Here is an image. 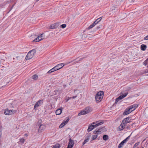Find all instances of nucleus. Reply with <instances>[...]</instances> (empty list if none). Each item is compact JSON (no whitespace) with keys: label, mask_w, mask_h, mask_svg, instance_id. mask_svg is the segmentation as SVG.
Masks as SVG:
<instances>
[{"label":"nucleus","mask_w":148,"mask_h":148,"mask_svg":"<svg viewBox=\"0 0 148 148\" xmlns=\"http://www.w3.org/2000/svg\"><path fill=\"white\" fill-rule=\"evenodd\" d=\"M37 1H38L39 0H36Z\"/></svg>","instance_id":"nucleus-40"},{"label":"nucleus","mask_w":148,"mask_h":148,"mask_svg":"<svg viewBox=\"0 0 148 148\" xmlns=\"http://www.w3.org/2000/svg\"><path fill=\"white\" fill-rule=\"evenodd\" d=\"M128 94V93H125L124 94H123L122 95H121L120 96L118 97L116 99L115 102L116 103H117L120 100H121L123 98H124Z\"/></svg>","instance_id":"nucleus-6"},{"label":"nucleus","mask_w":148,"mask_h":148,"mask_svg":"<svg viewBox=\"0 0 148 148\" xmlns=\"http://www.w3.org/2000/svg\"><path fill=\"white\" fill-rule=\"evenodd\" d=\"M69 119H68L65 121H64L60 125L59 127L61 128L63 127L65 125H66L69 121Z\"/></svg>","instance_id":"nucleus-13"},{"label":"nucleus","mask_w":148,"mask_h":148,"mask_svg":"<svg viewBox=\"0 0 148 148\" xmlns=\"http://www.w3.org/2000/svg\"><path fill=\"white\" fill-rule=\"evenodd\" d=\"M38 38L39 39H41V40L44 39V36L43 34H42L39 35L38 37Z\"/></svg>","instance_id":"nucleus-19"},{"label":"nucleus","mask_w":148,"mask_h":148,"mask_svg":"<svg viewBox=\"0 0 148 148\" xmlns=\"http://www.w3.org/2000/svg\"><path fill=\"white\" fill-rule=\"evenodd\" d=\"M142 148H144L143 147H142Z\"/></svg>","instance_id":"nucleus-42"},{"label":"nucleus","mask_w":148,"mask_h":148,"mask_svg":"<svg viewBox=\"0 0 148 148\" xmlns=\"http://www.w3.org/2000/svg\"><path fill=\"white\" fill-rule=\"evenodd\" d=\"M88 130V132H90V131H91V130Z\"/></svg>","instance_id":"nucleus-38"},{"label":"nucleus","mask_w":148,"mask_h":148,"mask_svg":"<svg viewBox=\"0 0 148 148\" xmlns=\"http://www.w3.org/2000/svg\"><path fill=\"white\" fill-rule=\"evenodd\" d=\"M131 111L129 110V108H127L123 113L124 115H126L130 114L131 112Z\"/></svg>","instance_id":"nucleus-15"},{"label":"nucleus","mask_w":148,"mask_h":148,"mask_svg":"<svg viewBox=\"0 0 148 148\" xmlns=\"http://www.w3.org/2000/svg\"><path fill=\"white\" fill-rule=\"evenodd\" d=\"M93 27H92V25H91L88 28V29H91Z\"/></svg>","instance_id":"nucleus-32"},{"label":"nucleus","mask_w":148,"mask_h":148,"mask_svg":"<svg viewBox=\"0 0 148 148\" xmlns=\"http://www.w3.org/2000/svg\"><path fill=\"white\" fill-rule=\"evenodd\" d=\"M41 40V39H39L38 38V37L34 40H33L32 41L33 42H38Z\"/></svg>","instance_id":"nucleus-24"},{"label":"nucleus","mask_w":148,"mask_h":148,"mask_svg":"<svg viewBox=\"0 0 148 148\" xmlns=\"http://www.w3.org/2000/svg\"><path fill=\"white\" fill-rule=\"evenodd\" d=\"M38 78V75L36 74L32 76V78L35 80H37Z\"/></svg>","instance_id":"nucleus-20"},{"label":"nucleus","mask_w":148,"mask_h":148,"mask_svg":"<svg viewBox=\"0 0 148 148\" xmlns=\"http://www.w3.org/2000/svg\"><path fill=\"white\" fill-rule=\"evenodd\" d=\"M56 68L54 67L53 68L51 69V70H49L48 72H47V73H50L53 72L55 71H56Z\"/></svg>","instance_id":"nucleus-18"},{"label":"nucleus","mask_w":148,"mask_h":148,"mask_svg":"<svg viewBox=\"0 0 148 148\" xmlns=\"http://www.w3.org/2000/svg\"><path fill=\"white\" fill-rule=\"evenodd\" d=\"M34 55V53L33 51L31 50L27 54L26 57L25 59L27 60H29L32 58Z\"/></svg>","instance_id":"nucleus-4"},{"label":"nucleus","mask_w":148,"mask_h":148,"mask_svg":"<svg viewBox=\"0 0 148 148\" xmlns=\"http://www.w3.org/2000/svg\"><path fill=\"white\" fill-rule=\"evenodd\" d=\"M61 147V145L59 144H56V145L53 146L52 148H60Z\"/></svg>","instance_id":"nucleus-22"},{"label":"nucleus","mask_w":148,"mask_h":148,"mask_svg":"<svg viewBox=\"0 0 148 148\" xmlns=\"http://www.w3.org/2000/svg\"><path fill=\"white\" fill-rule=\"evenodd\" d=\"M24 136H25L27 137L28 136V135L27 134H25Z\"/></svg>","instance_id":"nucleus-34"},{"label":"nucleus","mask_w":148,"mask_h":148,"mask_svg":"<svg viewBox=\"0 0 148 148\" xmlns=\"http://www.w3.org/2000/svg\"><path fill=\"white\" fill-rule=\"evenodd\" d=\"M89 140V138H86L85 139V140H84V141L83 143V145H84Z\"/></svg>","instance_id":"nucleus-26"},{"label":"nucleus","mask_w":148,"mask_h":148,"mask_svg":"<svg viewBox=\"0 0 148 148\" xmlns=\"http://www.w3.org/2000/svg\"><path fill=\"white\" fill-rule=\"evenodd\" d=\"M104 95L103 91H100L98 92L95 96V100L97 102L99 103L102 100Z\"/></svg>","instance_id":"nucleus-2"},{"label":"nucleus","mask_w":148,"mask_h":148,"mask_svg":"<svg viewBox=\"0 0 148 148\" xmlns=\"http://www.w3.org/2000/svg\"><path fill=\"white\" fill-rule=\"evenodd\" d=\"M143 64L147 66H148V59H147L144 61Z\"/></svg>","instance_id":"nucleus-23"},{"label":"nucleus","mask_w":148,"mask_h":148,"mask_svg":"<svg viewBox=\"0 0 148 148\" xmlns=\"http://www.w3.org/2000/svg\"><path fill=\"white\" fill-rule=\"evenodd\" d=\"M131 120V117H128L123 119L122 121L123 122H124L126 124L127 123L130 122Z\"/></svg>","instance_id":"nucleus-12"},{"label":"nucleus","mask_w":148,"mask_h":148,"mask_svg":"<svg viewBox=\"0 0 148 148\" xmlns=\"http://www.w3.org/2000/svg\"><path fill=\"white\" fill-rule=\"evenodd\" d=\"M0 133L1 134V131H0Z\"/></svg>","instance_id":"nucleus-41"},{"label":"nucleus","mask_w":148,"mask_h":148,"mask_svg":"<svg viewBox=\"0 0 148 148\" xmlns=\"http://www.w3.org/2000/svg\"><path fill=\"white\" fill-rule=\"evenodd\" d=\"M62 112V110L60 109H59L57 110L56 111V115H60Z\"/></svg>","instance_id":"nucleus-16"},{"label":"nucleus","mask_w":148,"mask_h":148,"mask_svg":"<svg viewBox=\"0 0 148 148\" xmlns=\"http://www.w3.org/2000/svg\"><path fill=\"white\" fill-rule=\"evenodd\" d=\"M139 145V143H135L134 146V147H136Z\"/></svg>","instance_id":"nucleus-30"},{"label":"nucleus","mask_w":148,"mask_h":148,"mask_svg":"<svg viewBox=\"0 0 148 148\" xmlns=\"http://www.w3.org/2000/svg\"><path fill=\"white\" fill-rule=\"evenodd\" d=\"M92 27H93L95 26V25H93V24H92Z\"/></svg>","instance_id":"nucleus-37"},{"label":"nucleus","mask_w":148,"mask_h":148,"mask_svg":"<svg viewBox=\"0 0 148 148\" xmlns=\"http://www.w3.org/2000/svg\"><path fill=\"white\" fill-rule=\"evenodd\" d=\"M64 66V64L63 63H61L58 64L54 67L55 68H56V70H57L62 68Z\"/></svg>","instance_id":"nucleus-11"},{"label":"nucleus","mask_w":148,"mask_h":148,"mask_svg":"<svg viewBox=\"0 0 148 148\" xmlns=\"http://www.w3.org/2000/svg\"><path fill=\"white\" fill-rule=\"evenodd\" d=\"M97 137V135H93L92 137V140H94L96 139Z\"/></svg>","instance_id":"nucleus-27"},{"label":"nucleus","mask_w":148,"mask_h":148,"mask_svg":"<svg viewBox=\"0 0 148 148\" xmlns=\"http://www.w3.org/2000/svg\"><path fill=\"white\" fill-rule=\"evenodd\" d=\"M16 112V110H12L7 109L5 110L4 113L6 115H10L14 114Z\"/></svg>","instance_id":"nucleus-5"},{"label":"nucleus","mask_w":148,"mask_h":148,"mask_svg":"<svg viewBox=\"0 0 148 148\" xmlns=\"http://www.w3.org/2000/svg\"><path fill=\"white\" fill-rule=\"evenodd\" d=\"M103 122L102 121H97L92 123L90 124L87 130H93L98 126L102 124Z\"/></svg>","instance_id":"nucleus-1"},{"label":"nucleus","mask_w":148,"mask_h":148,"mask_svg":"<svg viewBox=\"0 0 148 148\" xmlns=\"http://www.w3.org/2000/svg\"><path fill=\"white\" fill-rule=\"evenodd\" d=\"M25 140V139L24 138H21L20 139V141L22 143H24V142Z\"/></svg>","instance_id":"nucleus-28"},{"label":"nucleus","mask_w":148,"mask_h":148,"mask_svg":"<svg viewBox=\"0 0 148 148\" xmlns=\"http://www.w3.org/2000/svg\"><path fill=\"white\" fill-rule=\"evenodd\" d=\"M147 46L144 44H142L141 45V49L143 51H145L146 49Z\"/></svg>","instance_id":"nucleus-17"},{"label":"nucleus","mask_w":148,"mask_h":148,"mask_svg":"<svg viewBox=\"0 0 148 148\" xmlns=\"http://www.w3.org/2000/svg\"><path fill=\"white\" fill-rule=\"evenodd\" d=\"M130 136H129L127 137L125 140L122 141L119 145L118 146L119 148L122 147L124 145V143L126 142V141L129 139Z\"/></svg>","instance_id":"nucleus-7"},{"label":"nucleus","mask_w":148,"mask_h":148,"mask_svg":"<svg viewBox=\"0 0 148 148\" xmlns=\"http://www.w3.org/2000/svg\"><path fill=\"white\" fill-rule=\"evenodd\" d=\"M138 106V104H134L130 106L129 108L132 112Z\"/></svg>","instance_id":"nucleus-8"},{"label":"nucleus","mask_w":148,"mask_h":148,"mask_svg":"<svg viewBox=\"0 0 148 148\" xmlns=\"http://www.w3.org/2000/svg\"><path fill=\"white\" fill-rule=\"evenodd\" d=\"M144 39L145 40H148V35L144 37Z\"/></svg>","instance_id":"nucleus-31"},{"label":"nucleus","mask_w":148,"mask_h":148,"mask_svg":"<svg viewBox=\"0 0 148 148\" xmlns=\"http://www.w3.org/2000/svg\"><path fill=\"white\" fill-rule=\"evenodd\" d=\"M103 138L104 140H107L108 139V136L107 135H105L103 136Z\"/></svg>","instance_id":"nucleus-21"},{"label":"nucleus","mask_w":148,"mask_h":148,"mask_svg":"<svg viewBox=\"0 0 148 148\" xmlns=\"http://www.w3.org/2000/svg\"><path fill=\"white\" fill-rule=\"evenodd\" d=\"M18 57H18V56H16V58H18Z\"/></svg>","instance_id":"nucleus-39"},{"label":"nucleus","mask_w":148,"mask_h":148,"mask_svg":"<svg viewBox=\"0 0 148 148\" xmlns=\"http://www.w3.org/2000/svg\"><path fill=\"white\" fill-rule=\"evenodd\" d=\"M126 125V124L124 122H123V121H122L119 127L120 130H123L125 127Z\"/></svg>","instance_id":"nucleus-14"},{"label":"nucleus","mask_w":148,"mask_h":148,"mask_svg":"<svg viewBox=\"0 0 148 148\" xmlns=\"http://www.w3.org/2000/svg\"><path fill=\"white\" fill-rule=\"evenodd\" d=\"M97 132L96 131H94V133L95 134Z\"/></svg>","instance_id":"nucleus-36"},{"label":"nucleus","mask_w":148,"mask_h":148,"mask_svg":"<svg viewBox=\"0 0 148 148\" xmlns=\"http://www.w3.org/2000/svg\"><path fill=\"white\" fill-rule=\"evenodd\" d=\"M92 110H93L91 108L89 107H87L84 110H82L78 114V116H80L84 115L91 112Z\"/></svg>","instance_id":"nucleus-3"},{"label":"nucleus","mask_w":148,"mask_h":148,"mask_svg":"<svg viewBox=\"0 0 148 148\" xmlns=\"http://www.w3.org/2000/svg\"><path fill=\"white\" fill-rule=\"evenodd\" d=\"M43 103V102L42 100H40L38 101L35 104L34 107V109L35 110H36L37 109H36V108L40 106V104L41 103Z\"/></svg>","instance_id":"nucleus-9"},{"label":"nucleus","mask_w":148,"mask_h":148,"mask_svg":"<svg viewBox=\"0 0 148 148\" xmlns=\"http://www.w3.org/2000/svg\"><path fill=\"white\" fill-rule=\"evenodd\" d=\"M76 96H73L72 97V98L73 99H74V98H75V97H76Z\"/></svg>","instance_id":"nucleus-35"},{"label":"nucleus","mask_w":148,"mask_h":148,"mask_svg":"<svg viewBox=\"0 0 148 148\" xmlns=\"http://www.w3.org/2000/svg\"><path fill=\"white\" fill-rule=\"evenodd\" d=\"M61 26L62 28H64L66 27V25L65 24H63Z\"/></svg>","instance_id":"nucleus-29"},{"label":"nucleus","mask_w":148,"mask_h":148,"mask_svg":"<svg viewBox=\"0 0 148 148\" xmlns=\"http://www.w3.org/2000/svg\"><path fill=\"white\" fill-rule=\"evenodd\" d=\"M74 144V141L71 138L69 139V142L67 148H72Z\"/></svg>","instance_id":"nucleus-10"},{"label":"nucleus","mask_w":148,"mask_h":148,"mask_svg":"<svg viewBox=\"0 0 148 148\" xmlns=\"http://www.w3.org/2000/svg\"><path fill=\"white\" fill-rule=\"evenodd\" d=\"M102 17H101L99 18H97L95 21L97 23H99V21H100L102 19Z\"/></svg>","instance_id":"nucleus-25"},{"label":"nucleus","mask_w":148,"mask_h":148,"mask_svg":"<svg viewBox=\"0 0 148 148\" xmlns=\"http://www.w3.org/2000/svg\"><path fill=\"white\" fill-rule=\"evenodd\" d=\"M97 23L95 21L92 24L94 25H95Z\"/></svg>","instance_id":"nucleus-33"}]
</instances>
